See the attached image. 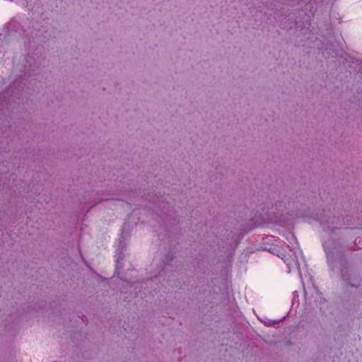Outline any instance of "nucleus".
I'll return each instance as SVG.
<instances>
[{"label": "nucleus", "instance_id": "obj_1", "mask_svg": "<svg viewBox=\"0 0 362 362\" xmlns=\"http://www.w3.org/2000/svg\"><path fill=\"white\" fill-rule=\"evenodd\" d=\"M287 240L290 254L282 257V259L287 266L288 273L296 270L300 279H302L300 265L303 264L306 267L302 250L299 248L298 243L293 233L288 234Z\"/></svg>", "mask_w": 362, "mask_h": 362}, {"label": "nucleus", "instance_id": "obj_2", "mask_svg": "<svg viewBox=\"0 0 362 362\" xmlns=\"http://www.w3.org/2000/svg\"><path fill=\"white\" fill-rule=\"evenodd\" d=\"M325 251L327 257V262L330 268L334 270L338 264H341V254L335 243L331 240L325 241L323 243Z\"/></svg>", "mask_w": 362, "mask_h": 362}, {"label": "nucleus", "instance_id": "obj_3", "mask_svg": "<svg viewBox=\"0 0 362 362\" xmlns=\"http://www.w3.org/2000/svg\"><path fill=\"white\" fill-rule=\"evenodd\" d=\"M125 247V244H124V241L123 240V237L121 236L119 240H118V245H117V248L116 250L117 252H116V268L117 269H119V268H121L122 267V264H120V259H122V251L124 250Z\"/></svg>", "mask_w": 362, "mask_h": 362}, {"label": "nucleus", "instance_id": "obj_4", "mask_svg": "<svg viewBox=\"0 0 362 362\" xmlns=\"http://www.w3.org/2000/svg\"><path fill=\"white\" fill-rule=\"evenodd\" d=\"M304 294H305V298H308L309 294H310L311 298H313L315 301H317L321 298V294L319 292V290L317 289V288L315 286H313V287L311 288H310L309 291H308L304 288Z\"/></svg>", "mask_w": 362, "mask_h": 362}, {"label": "nucleus", "instance_id": "obj_5", "mask_svg": "<svg viewBox=\"0 0 362 362\" xmlns=\"http://www.w3.org/2000/svg\"><path fill=\"white\" fill-rule=\"evenodd\" d=\"M341 277L344 279V281H345L347 283V284L351 286H356V284L351 282L349 274L346 275L345 273L342 272Z\"/></svg>", "mask_w": 362, "mask_h": 362}, {"label": "nucleus", "instance_id": "obj_6", "mask_svg": "<svg viewBox=\"0 0 362 362\" xmlns=\"http://www.w3.org/2000/svg\"><path fill=\"white\" fill-rule=\"evenodd\" d=\"M262 322L266 325V326H268V327H271V326H274L275 325V322L274 321L272 320H264V321H262Z\"/></svg>", "mask_w": 362, "mask_h": 362}]
</instances>
